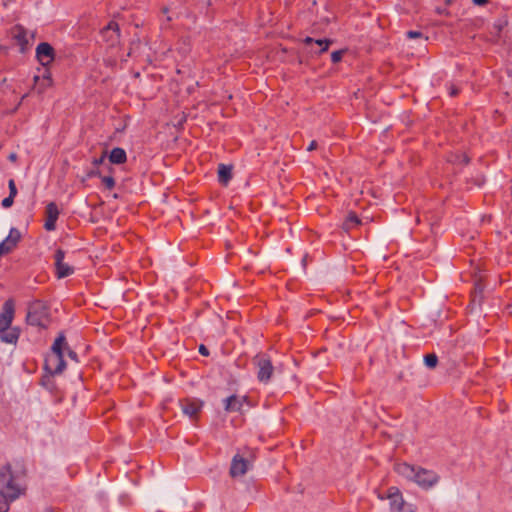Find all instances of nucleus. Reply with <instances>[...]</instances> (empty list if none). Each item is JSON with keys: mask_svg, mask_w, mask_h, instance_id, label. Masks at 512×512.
Wrapping results in <instances>:
<instances>
[{"mask_svg": "<svg viewBox=\"0 0 512 512\" xmlns=\"http://www.w3.org/2000/svg\"><path fill=\"white\" fill-rule=\"evenodd\" d=\"M361 223V220L358 218V216L355 213H349L347 216L345 222H344V228L346 230L352 229L355 226H358Z\"/></svg>", "mask_w": 512, "mask_h": 512, "instance_id": "22", "label": "nucleus"}, {"mask_svg": "<svg viewBox=\"0 0 512 512\" xmlns=\"http://www.w3.org/2000/svg\"><path fill=\"white\" fill-rule=\"evenodd\" d=\"M342 58V51H334L332 52L331 54V60L333 63H337L341 60Z\"/></svg>", "mask_w": 512, "mask_h": 512, "instance_id": "29", "label": "nucleus"}, {"mask_svg": "<svg viewBox=\"0 0 512 512\" xmlns=\"http://www.w3.org/2000/svg\"><path fill=\"white\" fill-rule=\"evenodd\" d=\"M127 155L124 149L120 147L113 148L109 154V161L113 164H122L126 162Z\"/></svg>", "mask_w": 512, "mask_h": 512, "instance_id": "19", "label": "nucleus"}, {"mask_svg": "<svg viewBox=\"0 0 512 512\" xmlns=\"http://www.w3.org/2000/svg\"><path fill=\"white\" fill-rule=\"evenodd\" d=\"M462 162H464V163H467V162H468V159H467V157H466V156H463V157H462Z\"/></svg>", "mask_w": 512, "mask_h": 512, "instance_id": "36", "label": "nucleus"}, {"mask_svg": "<svg viewBox=\"0 0 512 512\" xmlns=\"http://www.w3.org/2000/svg\"><path fill=\"white\" fill-rule=\"evenodd\" d=\"M203 406V402L198 399H184L182 401V410L183 412L190 416L191 418H194L197 416V414L201 411Z\"/></svg>", "mask_w": 512, "mask_h": 512, "instance_id": "15", "label": "nucleus"}, {"mask_svg": "<svg viewBox=\"0 0 512 512\" xmlns=\"http://www.w3.org/2000/svg\"><path fill=\"white\" fill-rule=\"evenodd\" d=\"M19 488L13 484L9 467L0 472V512H8L9 503L19 496Z\"/></svg>", "mask_w": 512, "mask_h": 512, "instance_id": "2", "label": "nucleus"}, {"mask_svg": "<svg viewBox=\"0 0 512 512\" xmlns=\"http://www.w3.org/2000/svg\"><path fill=\"white\" fill-rule=\"evenodd\" d=\"M14 318V303L12 300H7L0 313V329L9 328Z\"/></svg>", "mask_w": 512, "mask_h": 512, "instance_id": "12", "label": "nucleus"}, {"mask_svg": "<svg viewBox=\"0 0 512 512\" xmlns=\"http://www.w3.org/2000/svg\"><path fill=\"white\" fill-rule=\"evenodd\" d=\"M247 401V396L233 394L224 400V408L227 412H237L242 409L243 403Z\"/></svg>", "mask_w": 512, "mask_h": 512, "instance_id": "14", "label": "nucleus"}, {"mask_svg": "<svg viewBox=\"0 0 512 512\" xmlns=\"http://www.w3.org/2000/svg\"><path fill=\"white\" fill-rule=\"evenodd\" d=\"M250 462L243 456L236 454L231 461L229 474L232 478L242 477L246 474Z\"/></svg>", "mask_w": 512, "mask_h": 512, "instance_id": "7", "label": "nucleus"}, {"mask_svg": "<svg viewBox=\"0 0 512 512\" xmlns=\"http://www.w3.org/2000/svg\"><path fill=\"white\" fill-rule=\"evenodd\" d=\"M417 468L418 467L412 466L408 463H398L395 465L394 470L398 475L413 481L417 472Z\"/></svg>", "mask_w": 512, "mask_h": 512, "instance_id": "16", "label": "nucleus"}, {"mask_svg": "<svg viewBox=\"0 0 512 512\" xmlns=\"http://www.w3.org/2000/svg\"><path fill=\"white\" fill-rule=\"evenodd\" d=\"M27 320L31 325H42V323L37 318V315L35 312H29L27 316Z\"/></svg>", "mask_w": 512, "mask_h": 512, "instance_id": "26", "label": "nucleus"}, {"mask_svg": "<svg viewBox=\"0 0 512 512\" xmlns=\"http://www.w3.org/2000/svg\"><path fill=\"white\" fill-rule=\"evenodd\" d=\"M104 159H105V154H103V155H102L100 158H98V159H94L93 164H94L95 166H98V165H100V164H102V163H103Z\"/></svg>", "mask_w": 512, "mask_h": 512, "instance_id": "32", "label": "nucleus"}, {"mask_svg": "<svg viewBox=\"0 0 512 512\" xmlns=\"http://www.w3.org/2000/svg\"><path fill=\"white\" fill-rule=\"evenodd\" d=\"M101 181L108 189H112L115 186L114 178L111 176H102Z\"/></svg>", "mask_w": 512, "mask_h": 512, "instance_id": "25", "label": "nucleus"}, {"mask_svg": "<svg viewBox=\"0 0 512 512\" xmlns=\"http://www.w3.org/2000/svg\"><path fill=\"white\" fill-rule=\"evenodd\" d=\"M12 35L17 44L20 46V52H25L33 42V34L26 30L23 26L17 25L12 30Z\"/></svg>", "mask_w": 512, "mask_h": 512, "instance_id": "5", "label": "nucleus"}, {"mask_svg": "<svg viewBox=\"0 0 512 512\" xmlns=\"http://www.w3.org/2000/svg\"><path fill=\"white\" fill-rule=\"evenodd\" d=\"M103 40L109 46H114L119 42V26L116 22L111 21L101 32Z\"/></svg>", "mask_w": 512, "mask_h": 512, "instance_id": "11", "label": "nucleus"}, {"mask_svg": "<svg viewBox=\"0 0 512 512\" xmlns=\"http://www.w3.org/2000/svg\"><path fill=\"white\" fill-rule=\"evenodd\" d=\"M65 351H67L68 356H69L71 359H73L74 361H77V354H76L74 351L70 350V349H69V347H68L67 345H66Z\"/></svg>", "mask_w": 512, "mask_h": 512, "instance_id": "30", "label": "nucleus"}, {"mask_svg": "<svg viewBox=\"0 0 512 512\" xmlns=\"http://www.w3.org/2000/svg\"><path fill=\"white\" fill-rule=\"evenodd\" d=\"M438 480L439 476L434 471L418 467L413 481L421 488L429 489L434 486Z\"/></svg>", "mask_w": 512, "mask_h": 512, "instance_id": "4", "label": "nucleus"}, {"mask_svg": "<svg viewBox=\"0 0 512 512\" xmlns=\"http://www.w3.org/2000/svg\"><path fill=\"white\" fill-rule=\"evenodd\" d=\"M59 209L54 202H50L46 206V221L44 223V228L47 231H53L56 228V221L59 216Z\"/></svg>", "mask_w": 512, "mask_h": 512, "instance_id": "13", "label": "nucleus"}, {"mask_svg": "<svg viewBox=\"0 0 512 512\" xmlns=\"http://www.w3.org/2000/svg\"><path fill=\"white\" fill-rule=\"evenodd\" d=\"M304 42L306 44L315 43L319 47V53L325 52L330 45V41L328 39H318L314 41L311 37L305 38Z\"/></svg>", "mask_w": 512, "mask_h": 512, "instance_id": "21", "label": "nucleus"}, {"mask_svg": "<svg viewBox=\"0 0 512 512\" xmlns=\"http://www.w3.org/2000/svg\"><path fill=\"white\" fill-rule=\"evenodd\" d=\"M378 498L381 500L384 498L388 499L392 512H414L413 505L408 504L404 500L402 493L397 487H390L387 490L386 497L379 495Z\"/></svg>", "mask_w": 512, "mask_h": 512, "instance_id": "3", "label": "nucleus"}, {"mask_svg": "<svg viewBox=\"0 0 512 512\" xmlns=\"http://www.w3.org/2000/svg\"><path fill=\"white\" fill-rule=\"evenodd\" d=\"M451 95H456L457 94V91L455 89H452L451 92H450Z\"/></svg>", "mask_w": 512, "mask_h": 512, "instance_id": "37", "label": "nucleus"}, {"mask_svg": "<svg viewBox=\"0 0 512 512\" xmlns=\"http://www.w3.org/2000/svg\"><path fill=\"white\" fill-rule=\"evenodd\" d=\"M34 82L38 85V92L42 93L52 86V77L49 70L44 69L41 75L34 76Z\"/></svg>", "mask_w": 512, "mask_h": 512, "instance_id": "17", "label": "nucleus"}, {"mask_svg": "<svg viewBox=\"0 0 512 512\" xmlns=\"http://www.w3.org/2000/svg\"><path fill=\"white\" fill-rule=\"evenodd\" d=\"M232 177V167L229 165L221 164L218 167L219 182L227 184Z\"/></svg>", "mask_w": 512, "mask_h": 512, "instance_id": "20", "label": "nucleus"}, {"mask_svg": "<svg viewBox=\"0 0 512 512\" xmlns=\"http://www.w3.org/2000/svg\"><path fill=\"white\" fill-rule=\"evenodd\" d=\"M8 188H9V196L14 197L17 195V188L15 181L13 179H10L8 181Z\"/></svg>", "mask_w": 512, "mask_h": 512, "instance_id": "27", "label": "nucleus"}, {"mask_svg": "<svg viewBox=\"0 0 512 512\" xmlns=\"http://www.w3.org/2000/svg\"><path fill=\"white\" fill-rule=\"evenodd\" d=\"M488 0H473V2L477 5H484Z\"/></svg>", "mask_w": 512, "mask_h": 512, "instance_id": "35", "label": "nucleus"}, {"mask_svg": "<svg viewBox=\"0 0 512 512\" xmlns=\"http://www.w3.org/2000/svg\"><path fill=\"white\" fill-rule=\"evenodd\" d=\"M0 338L3 342L9 344L16 343L19 338V330L11 326H9V328L0 329Z\"/></svg>", "mask_w": 512, "mask_h": 512, "instance_id": "18", "label": "nucleus"}, {"mask_svg": "<svg viewBox=\"0 0 512 512\" xmlns=\"http://www.w3.org/2000/svg\"><path fill=\"white\" fill-rule=\"evenodd\" d=\"M257 366V377L261 382L270 380L273 372V366L271 361L265 356H257L255 359Z\"/></svg>", "mask_w": 512, "mask_h": 512, "instance_id": "6", "label": "nucleus"}, {"mask_svg": "<svg viewBox=\"0 0 512 512\" xmlns=\"http://www.w3.org/2000/svg\"><path fill=\"white\" fill-rule=\"evenodd\" d=\"M65 253L63 250L58 249L55 252V266L58 278L70 276L74 272V268L64 262Z\"/></svg>", "mask_w": 512, "mask_h": 512, "instance_id": "9", "label": "nucleus"}, {"mask_svg": "<svg viewBox=\"0 0 512 512\" xmlns=\"http://www.w3.org/2000/svg\"><path fill=\"white\" fill-rule=\"evenodd\" d=\"M316 145H317L316 141H312V142L308 145L307 150H308V151L314 150V149L316 148Z\"/></svg>", "mask_w": 512, "mask_h": 512, "instance_id": "33", "label": "nucleus"}, {"mask_svg": "<svg viewBox=\"0 0 512 512\" xmlns=\"http://www.w3.org/2000/svg\"><path fill=\"white\" fill-rule=\"evenodd\" d=\"M13 202H14V197L8 196L2 200V207L9 208L12 206Z\"/></svg>", "mask_w": 512, "mask_h": 512, "instance_id": "28", "label": "nucleus"}, {"mask_svg": "<svg viewBox=\"0 0 512 512\" xmlns=\"http://www.w3.org/2000/svg\"><path fill=\"white\" fill-rule=\"evenodd\" d=\"M36 57L42 66L49 65L54 59L53 48L48 43H40L36 48Z\"/></svg>", "mask_w": 512, "mask_h": 512, "instance_id": "10", "label": "nucleus"}, {"mask_svg": "<svg viewBox=\"0 0 512 512\" xmlns=\"http://www.w3.org/2000/svg\"><path fill=\"white\" fill-rule=\"evenodd\" d=\"M438 358L436 354H427L424 357V363L428 368H434L437 365Z\"/></svg>", "mask_w": 512, "mask_h": 512, "instance_id": "23", "label": "nucleus"}, {"mask_svg": "<svg viewBox=\"0 0 512 512\" xmlns=\"http://www.w3.org/2000/svg\"><path fill=\"white\" fill-rule=\"evenodd\" d=\"M8 159L11 161V162H15L17 160V154L16 153H10V155L8 156Z\"/></svg>", "mask_w": 512, "mask_h": 512, "instance_id": "34", "label": "nucleus"}, {"mask_svg": "<svg viewBox=\"0 0 512 512\" xmlns=\"http://www.w3.org/2000/svg\"><path fill=\"white\" fill-rule=\"evenodd\" d=\"M199 353L201 355H203V356H208L209 355V351H208L207 347L205 345H203V344H201L199 346Z\"/></svg>", "mask_w": 512, "mask_h": 512, "instance_id": "31", "label": "nucleus"}, {"mask_svg": "<svg viewBox=\"0 0 512 512\" xmlns=\"http://www.w3.org/2000/svg\"><path fill=\"white\" fill-rule=\"evenodd\" d=\"M21 238V233L16 228H11L8 236L0 242V257L12 251Z\"/></svg>", "mask_w": 512, "mask_h": 512, "instance_id": "8", "label": "nucleus"}, {"mask_svg": "<svg viewBox=\"0 0 512 512\" xmlns=\"http://www.w3.org/2000/svg\"><path fill=\"white\" fill-rule=\"evenodd\" d=\"M66 340L63 334H60L54 341L51 351L45 358L44 368L50 375H56L63 371L65 367L64 352Z\"/></svg>", "mask_w": 512, "mask_h": 512, "instance_id": "1", "label": "nucleus"}, {"mask_svg": "<svg viewBox=\"0 0 512 512\" xmlns=\"http://www.w3.org/2000/svg\"><path fill=\"white\" fill-rule=\"evenodd\" d=\"M407 37L409 39L419 38L421 40L422 44H424L426 42V40H427V38L423 37L422 33L418 32V31H408L407 32Z\"/></svg>", "mask_w": 512, "mask_h": 512, "instance_id": "24", "label": "nucleus"}]
</instances>
